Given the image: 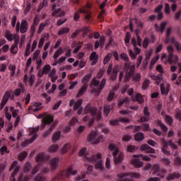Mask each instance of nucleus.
Wrapping results in <instances>:
<instances>
[{
	"label": "nucleus",
	"instance_id": "nucleus-21",
	"mask_svg": "<svg viewBox=\"0 0 181 181\" xmlns=\"http://www.w3.org/2000/svg\"><path fill=\"white\" fill-rule=\"evenodd\" d=\"M180 174L177 173H173L171 174H168V175L166 177V180L168 181L174 180V179H179L180 177Z\"/></svg>",
	"mask_w": 181,
	"mask_h": 181
},
{
	"label": "nucleus",
	"instance_id": "nucleus-18",
	"mask_svg": "<svg viewBox=\"0 0 181 181\" xmlns=\"http://www.w3.org/2000/svg\"><path fill=\"white\" fill-rule=\"evenodd\" d=\"M105 43V37H102L100 38L99 41L96 40L95 42V50H97L100 47H104Z\"/></svg>",
	"mask_w": 181,
	"mask_h": 181
},
{
	"label": "nucleus",
	"instance_id": "nucleus-9",
	"mask_svg": "<svg viewBox=\"0 0 181 181\" xmlns=\"http://www.w3.org/2000/svg\"><path fill=\"white\" fill-rule=\"evenodd\" d=\"M20 170L21 165L18 164V160L13 161L9 169L10 171L13 170L11 173L9 181H16V179H15V176H16L18 172H19Z\"/></svg>",
	"mask_w": 181,
	"mask_h": 181
},
{
	"label": "nucleus",
	"instance_id": "nucleus-41",
	"mask_svg": "<svg viewBox=\"0 0 181 181\" xmlns=\"http://www.w3.org/2000/svg\"><path fill=\"white\" fill-rule=\"evenodd\" d=\"M138 149V147L132 145H127V151L130 152L132 153H134L136 150Z\"/></svg>",
	"mask_w": 181,
	"mask_h": 181
},
{
	"label": "nucleus",
	"instance_id": "nucleus-47",
	"mask_svg": "<svg viewBox=\"0 0 181 181\" xmlns=\"http://www.w3.org/2000/svg\"><path fill=\"white\" fill-rule=\"evenodd\" d=\"M111 57H112V53H108L103 59V64H107L109 63L110 60H111Z\"/></svg>",
	"mask_w": 181,
	"mask_h": 181
},
{
	"label": "nucleus",
	"instance_id": "nucleus-42",
	"mask_svg": "<svg viewBox=\"0 0 181 181\" xmlns=\"http://www.w3.org/2000/svg\"><path fill=\"white\" fill-rule=\"evenodd\" d=\"M106 81L107 79H105V78L102 79L100 86L98 87V93H101V91H103V89L105 87Z\"/></svg>",
	"mask_w": 181,
	"mask_h": 181
},
{
	"label": "nucleus",
	"instance_id": "nucleus-62",
	"mask_svg": "<svg viewBox=\"0 0 181 181\" xmlns=\"http://www.w3.org/2000/svg\"><path fill=\"white\" fill-rule=\"evenodd\" d=\"M142 131H144L146 132L147 131H149V124L148 123H143L141 126Z\"/></svg>",
	"mask_w": 181,
	"mask_h": 181
},
{
	"label": "nucleus",
	"instance_id": "nucleus-64",
	"mask_svg": "<svg viewBox=\"0 0 181 181\" xmlns=\"http://www.w3.org/2000/svg\"><path fill=\"white\" fill-rule=\"evenodd\" d=\"M39 169H40V164L37 165L32 171V175H36L39 172Z\"/></svg>",
	"mask_w": 181,
	"mask_h": 181
},
{
	"label": "nucleus",
	"instance_id": "nucleus-4",
	"mask_svg": "<svg viewBox=\"0 0 181 181\" xmlns=\"http://www.w3.org/2000/svg\"><path fill=\"white\" fill-rule=\"evenodd\" d=\"M156 71H158L160 74H158L156 76L155 74L150 75V77L152 80H154L156 81V84L157 86H159L160 83H162V80H163V73H165V71L163 70V67L162 65L159 64L156 66Z\"/></svg>",
	"mask_w": 181,
	"mask_h": 181
},
{
	"label": "nucleus",
	"instance_id": "nucleus-35",
	"mask_svg": "<svg viewBox=\"0 0 181 181\" xmlns=\"http://www.w3.org/2000/svg\"><path fill=\"white\" fill-rule=\"evenodd\" d=\"M157 125L158 127H160L162 131H164V132H168V127L165 124L162 123V120L158 119L157 122Z\"/></svg>",
	"mask_w": 181,
	"mask_h": 181
},
{
	"label": "nucleus",
	"instance_id": "nucleus-5",
	"mask_svg": "<svg viewBox=\"0 0 181 181\" xmlns=\"http://www.w3.org/2000/svg\"><path fill=\"white\" fill-rule=\"evenodd\" d=\"M139 173H122L118 175L119 180L117 181H134V177H139Z\"/></svg>",
	"mask_w": 181,
	"mask_h": 181
},
{
	"label": "nucleus",
	"instance_id": "nucleus-28",
	"mask_svg": "<svg viewBox=\"0 0 181 181\" xmlns=\"http://www.w3.org/2000/svg\"><path fill=\"white\" fill-rule=\"evenodd\" d=\"M60 136H62L61 132H56L52 135V142L56 143L57 141L60 139Z\"/></svg>",
	"mask_w": 181,
	"mask_h": 181
},
{
	"label": "nucleus",
	"instance_id": "nucleus-37",
	"mask_svg": "<svg viewBox=\"0 0 181 181\" xmlns=\"http://www.w3.org/2000/svg\"><path fill=\"white\" fill-rule=\"evenodd\" d=\"M165 122L170 127H172L173 125V118L170 117L169 115H165Z\"/></svg>",
	"mask_w": 181,
	"mask_h": 181
},
{
	"label": "nucleus",
	"instance_id": "nucleus-33",
	"mask_svg": "<svg viewBox=\"0 0 181 181\" xmlns=\"http://www.w3.org/2000/svg\"><path fill=\"white\" fill-rule=\"evenodd\" d=\"M63 48L60 47L59 49H58L54 54L53 58L54 59V60H57V58L61 56V54H63Z\"/></svg>",
	"mask_w": 181,
	"mask_h": 181
},
{
	"label": "nucleus",
	"instance_id": "nucleus-54",
	"mask_svg": "<svg viewBox=\"0 0 181 181\" xmlns=\"http://www.w3.org/2000/svg\"><path fill=\"white\" fill-rule=\"evenodd\" d=\"M28 156V153L25 151H23L18 156L19 160H25L26 157Z\"/></svg>",
	"mask_w": 181,
	"mask_h": 181
},
{
	"label": "nucleus",
	"instance_id": "nucleus-61",
	"mask_svg": "<svg viewBox=\"0 0 181 181\" xmlns=\"http://www.w3.org/2000/svg\"><path fill=\"white\" fill-rule=\"evenodd\" d=\"M35 181H45V176L40 173L35 177Z\"/></svg>",
	"mask_w": 181,
	"mask_h": 181
},
{
	"label": "nucleus",
	"instance_id": "nucleus-51",
	"mask_svg": "<svg viewBox=\"0 0 181 181\" xmlns=\"http://www.w3.org/2000/svg\"><path fill=\"white\" fill-rule=\"evenodd\" d=\"M32 169V164H30L29 162L26 163L24 165V173H28Z\"/></svg>",
	"mask_w": 181,
	"mask_h": 181
},
{
	"label": "nucleus",
	"instance_id": "nucleus-55",
	"mask_svg": "<svg viewBox=\"0 0 181 181\" xmlns=\"http://www.w3.org/2000/svg\"><path fill=\"white\" fill-rule=\"evenodd\" d=\"M119 56H120V59L122 60H124V62H129V57H128L127 53L122 52V54H120Z\"/></svg>",
	"mask_w": 181,
	"mask_h": 181
},
{
	"label": "nucleus",
	"instance_id": "nucleus-50",
	"mask_svg": "<svg viewBox=\"0 0 181 181\" xmlns=\"http://www.w3.org/2000/svg\"><path fill=\"white\" fill-rule=\"evenodd\" d=\"M90 60L94 61V62H98V55L97 54V52H93L90 54Z\"/></svg>",
	"mask_w": 181,
	"mask_h": 181
},
{
	"label": "nucleus",
	"instance_id": "nucleus-34",
	"mask_svg": "<svg viewBox=\"0 0 181 181\" xmlns=\"http://www.w3.org/2000/svg\"><path fill=\"white\" fill-rule=\"evenodd\" d=\"M87 91V85H83L79 90L78 94L76 95V97L78 98L83 95V94L85 93V92Z\"/></svg>",
	"mask_w": 181,
	"mask_h": 181
},
{
	"label": "nucleus",
	"instance_id": "nucleus-6",
	"mask_svg": "<svg viewBox=\"0 0 181 181\" xmlns=\"http://www.w3.org/2000/svg\"><path fill=\"white\" fill-rule=\"evenodd\" d=\"M70 175L74 176V175H77V170H74L73 167H69L67 170L61 171L57 176L59 180H62V179H64V177H69Z\"/></svg>",
	"mask_w": 181,
	"mask_h": 181
},
{
	"label": "nucleus",
	"instance_id": "nucleus-56",
	"mask_svg": "<svg viewBox=\"0 0 181 181\" xmlns=\"http://www.w3.org/2000/svg\"><path fill=\"white\" fill-rule=\"evenodd\" d=\"M57 149H59V146H57V144H54L49 147L48 151L49 152L54 153L57 151Z\"/></svg>",
	"mask_w": 181,
	"mask_h": 181
},
{
	"label": "nucleus",
	"instance_id": "nucleus-15",
	"mask_svg": "<svg viewBox=\"0 0 181 181\" xmlns=\"http://www.w3.org/2000/svg\"><path fill=\"white\" fill-rule=\"evenodd\" d=\"M49 159H50L49 155H46L45 153H41L37 156L36 162H46V160H49Z\"/></svg>",
	"mask_w": 181,
	"mask_h": 181
},
{
	"label": "nucleus",
	"instance_id": "nucleus-32",
	"mask_svg": "<svg viewBox=\"0 0 181 181\" xmlns=\"http://www.w3.org/2000/svg\"><path fill=\"white\" fill-rule=\"evenodd\" d=\"M98 86H100V81L97 80L96 78H93L90 81V88H93V87H98Z\"/></svg>",
	"mask_w": 181,
	"mask_h": 181
},
{
	"label": "nucleus",
	"instance_id": "nucleus-25",
	"mask_svg": "<svg viewBox=\"0 0 181 181\" xmlns=\"http://www.w3.org/2000/svg\"><path fill=\"white\" fill-rule=\"evenodd\" d=\"M132 164L136 168H142V166H144V163L142 162V160H141V158L133 159Z\"/></svg>",
	"mask_w": 181,
	"mask_h": 181
},
{
	"label": "nucleus",
	"instance_id": "nucleus-1",
	"mask_svg": "<svg viewBox=\"0 0 181 181\" xmlns=\"http://www.w3.org/2000/svg\"><path fill=\"white\" fill-rule=\"evenodd\" d=\"M53 121H54L53 116L50 115H45L42 119V124L40 128H33L30 130V135L32 137L29 140H25L23 143H21L22 148H26V146L28 144H33V142H35V141H36V138H37V131H39V129H45V127H46V125L52 124Z\"/></svg>",
	"mask_w": 181,
	"mask_h": 181
},
{
	"label": "nucleus",
	"instance_id": "nucleus-60",
	"mask_svg": "<svg viewBox=\"0 0 181 181\" xmlns=\"http://www.w3.org/2000/svg\"><path fill=\"white\" fill-rule=\"evenodd\" d=\"M115 95V92L114 90H110L109 95L107 96V101H112L114 100V97Z\"/></svg>",
	"mask_w": 181,
	"mask_h": 181
},
{
	"label": "nucleus",
	"instance_id": "nucleus-30",
	"mask_svg": "<svg viewBox=\"0 0 181 181\" xmlns=\"http://www.w3.org/2000/svg\"><path fill=\"white\" fill-rule=\"evenodd\" d=\"M70 148H71V144H66L62 148L61 153H67L69 151H70Z\"/></svg>",
	"mask_w": 181,
	"mask_h": 181
},
{
	"label": "nucleus",
	"instance_id": "nucleus-16",
	"mask_svg": "<svg viewBox=\"0 0 181 181\" xmlns=\"http://www.w3.org/2000/svg\"><path fill=\"white\" fill-rule=\"evenodd\" d=\"M141 151H146V153H156V151L148 144H142L140 147Z\"/></svg>",
	"mask_w": 181,
	"mask_h": 181
},
{
	"label": "nucleus",
	"instance_id": "nucleus-40",
	"mask_svg": "<svg viewBox=\"0 0 181 181\" xmlns=\"http://www.w3.org/2000/svg\"><path fill=\"white\" fill-rule=\"evenodd\" d=\"M124 69L127 71H135V66H131L129 63H125L124 64Z\"/></svg>",
	"mask_w": 181,
	"mask_h": 181
},
{
	"label": "nucleus",
	"instance_id": "nucleus-7",
	"mask_svg": "<svg viewBox=\"0 0 181 181\" xmlns=\"http://www.w3.org/2000/svg\"><path fill=\"white\" fill-rule=\"evenodd\" d=\"M167 52L168 53V61L170 64H173V63H177L179 60V57L177 55H174L173 52H175V49L172 45H169L167 47Z\"/></svg>",
	"mask_w": 181,
	"mask_h": 181
},
{
	"label": "nucleus",
	"instance_id": "nucleus-29",
	"mask_svg": "<svg viewBox=\"0 0 181 181\" xmlns=\"http://www.w3.org/2000/svg\"><path fill=\"white\" fill-rule=\"evenodd\" d=\"M145 138V135L142 132H139L134 135L135 141L139 142V141H144Z\"/></svg>",
	"mask_w": 181,
	"mask_h": 181
},
{
	"label": "nucleus",
	"instance_id": "nucleus-57",
	"mask_svg": "<svg viewBox=\"0 0 181 181\" xmlns=\"http://www.w3.org/2000/svg\"><path fill=\"white\" fill-rule=\"evenodd\" d=\"M171 43L174 45L177 49V50H179L180 49V44H179L178 42H176V40H175V37L171 38L170 40Z\"/></svg>",
	"mask_w": 181,
	"mask_h": 181
},
{
	"label": "nucleus",
	"instance_id": "nucleus-45",
	"mask_svg": "<svg viewBox=\"0 0 181 181\" xmlns=\"http://www.w3.org/2000/svg\"><path fill=\"white\" fill-rule=\"evenodd\" d=\"M69 32H70V28H63L58 31V35H66V33H69Z\"/></svg>",
	"mask_w": 181,
	"mask_h": 181
},
{
	"label": "nucleus",
	"instance_id": "nucleus-13",
	"mask_svg": "<svg viewBox=\"0 0 181 181\" xmlns=\"http://www.w3.org/2000/svg\"><path fill=\"white\" fill-rule=\"evenodd\" d=\"M119 122H127V123H129V119L119 117V118H118L117 119H113V120H110V124L112 127H117V125H119Z\"/></svg>",
	"mask_w": 181,
	"mask_h": 181
},
{
	"label": "nucleus",
	"instance_id": "nucleus-2",
	"mask_svg": "<svg viewBox=\"0 0 181 181\" xmlns=\"http://www.w3.org/2000/svg\"><path fill=\"white\" fill-rule=\"evenodd\" d=\"M108 149L112 152L115 163H121L124 160L125 155L122 152L119 153V148H118L117 144L112 143L109 144Z\"/></svg>",
	"mask_w": 181,
	"mask_h": 181
},
{
	"label": "nucleus",
	"instance_id": "nucleus-22",
	"mask_svg": "<svg viewBox=\"0 0 181 181\" xmlns=\"http://www.w3.org/2000/svg\"><path fill=\"white\" fill-rule=\"evenodd\" d=\"M119 70L118 69V67H114L112 70V73L110 76V79L112 80V81H115L117 80V77H118V72Z\"/></svg>",
	"mask_w": 181,
	"mask_h": 181
},
{
	"label": "nucleus",
	"instance_id": "nucleus-26",
	"mask_svg": "<svg viewBox=\"0 0 181 181\" xmlns=\"http://www.w3.org/2000/svg\"><path fill=\"white\" fill-rule=\"evenodd\" d=\"M45 37L49 39L50 37V35L49 33L45 34L44 37H42L39 41L38 47L42 49L43 47V45H45Z\"/></svg>",
	"mask_w": 181,
	"mask_h": 181
},
{
	"label": "nucleus",
	"instance_id": "nucleus-10",
	"mask_svg": "<svg viewBox=\"0 0 181 181\" xmlns=\"http://www.w3.org/2000/svg\"><path fill=\"white\" fill-rule=\"evenodd\" d=\"M85 114H90L92 117H97L98 121L101 119V114L97 115V108L91 107L90 104H88L84 110Z\"/></svg>",
	"mask_w": 181,
	"mask_h": 181
},
{
	"label": "nucleus",
	"instance_id": "nucleus-36",
	"mask_svg": "<svg viewBox=\"0 0 181 181\" xmlns=\"http://www.w3.org/2000/svg\"><path fill=\"white\" fill-rule=\"evenodd\" d=\"M52 67H50V65L47 64L44 66L42 71L41 72V75H40V77H42L43 74H47L49 71H50Z\"/></svg>",
	"mask_w": 181,
	"mask_h": 181
},
{
	"label": "nucleus",
	"instance_id": "nucleus-24",
	"mask_svg": "<svg viewBox=\"0 0 181 181\" xmlns=\"http://www.w3.org/2000/svg\"><path fill=\"white\" fill-rule=\"evenodd\" d=\"M55 127H56V124H52V126L49 128V129H47L43 133L42 136L44 138H47V136H49V135H50V134L53 132V129H54Z\"/></svg>",
	"mask_w": 181,
	"mask_h": 181
},
{
	"label": "nucleus",
	"instance_id": "nucleus-44",
	"mask_svg": "<svg viewBox=\"0 0 181 181\" xmlns=\"http://www.w3.org/2000/svg\"><path fill=\"white\" fill-rule=\"evenodd\" d=\"M32 47V45L30 44V42H29L27 45V47L25 48V57H28V56H30V48Z\"/></svg>",
	"mask_w": 181,
	"mask_h": 181
},
{
	"label": "nucleus",
	"instance_id": "nucleus-20",
	"mask_svg": "<svg viewBox=\"0 0 181 181\" xmlns=\"http://www.w3.org/2000/svg\"><path fill=\"white\" fill-rule=\"evenodd\" d=\"M160 88L162 95H168V94H169V91L170 90V85L167 86L165 88L163 83H160Z\"/></svg>",
	"mask_w": 181,
	"mask_h": 181
},
{
	"label": "nucleus",
	"instance_id": "nucleus-52",
	"mask_svg": "<svg viewBox=\"0 0 181 181\" xmlns=\"http://www.w3.org/2000/svg\"><path fill=\"white\" fill-rule=\"evenodd\" d=\"M19 50V48L16 45H12L10 51L12 54H16Z\"/></svg>",
	"mask_w": 181,
	"mask_h": 181
},
{
	"label": "nucleus",
	"instance_id": "nucleus-31",
	"mask_svg": "<svg viewBox=\"0 0 181 181\" xmlns=\"http://www.w3.org/2000/svg\"><path fill=\"white\" fill-rule=\"evenodd\" d=\"M132 80L136 83H139L141 81V74L134 72L132 74Z\"/></svg>",
	"mask_w": 181,
	"mask_h": 181
},
{
	"label": "nucleus",
	"instance_id": "nucleus-63",
	"mask_svg": "<svg viewBox=\"0 0 181 181\" xmlns=\"http://www.w3.org/2000/svg\"><path fill=\"white\" fill-rule=\"evenodd\" d=\"M174 164L176 166H181V158L179 156H176L174 160Z\"/></svg>",
	"mask_w": 181,
	"mask_h": 181
},
{
	"label": "nucleus",
	"instance_id": "nucleus-49",
	"mask_svg": "<svg viewBox=\"0 0 181 181\" xmlns=\"http://www.w3.org/2000/svg\"><path fill=\"white\" fill-rule=\"evenodd\" d=\"M134 71H127L126 72V75H125V81H129L131 80V77H132V74H134Z\"/></svg>",
	"mask_w": 181,
	"mask_h": 181
},
{
	"label": "nucleus",
	"instance_id": "nucleus-3",
	"mask_svg": "<svg viewBox=\"0 0 181 181\" xmlns=\"http://www.w3.org/2000/svg\"><path fill=\"white\" fill-rule=\"evenodd\" d=\"M86 160L90 163H96L95 169L99 170H104V165L103 164V158H101V153L93 155L91 157H87Z\"/></svg>",
	"mask_w": 181,
	"mask_h": 181
},
{
	"label": "nucleus",
	"instance_id": "nucleus-23",
	"mask_svg": "<svg viewBox=\"0 0 181 181\" xmlns=\"http://www.w3.org/2000/svg\"><path fill=\"white\" fill-rule=\"evenodd\" d=\"M91 77H93V74L92 73H88L86 75L83 76L82 78V83L84 84V86H87V83L91 80Z\"/></svg>",
	"mask_w": 181,
	"mask_h": 181
},
{
	"label": "nucleus",
	"instance_id": "nucleus-12",
	"mask_svg": "<svg viewBox=\"0 0 181 181\" xmlns=\"http://www.w3.org/2000/svg\"><path fill=\"white\" fill-rule=\"evenodd\" d=\"M52 12V16H56V18H62L66 15V11H62V8H57V5L56 4H53Z\"/></svg>",
	"mask_w": 181,
	"mask_h": 181
},
{
	"label": "nucleus",
	"instance_id": "nucleus-38",
	"mask_svg": "<svg viewBox=\"0 0 181 181\" xmlns=\"http://www.w3.org/2000/svg\"><path fill=\"white\" fill-rule=\"evenodd\" d=\"M134 158H142L143 160H146V162L151 161V157L148 156H144V154L134 155Z\"/></svg>",
	"mask_w": 181,
	"mask_h": 181
},
{
	"label": "nucleus",
	"instance_id": "nucleus-48",
	"mask_svg": "<svg viewBox=\"0 0 181 181\" xmlns=\"http://www.w3.org/2000/svg\"><path fill=\"white\" fill-rule=\"evenodd\" d=\"M124 104H125L126 105L127 104H129V98L126 97L124 98V99H123L122 101H120L118 104L119 107H122V105H124Z\"/></svg>",
	"mask_w": 181,
	"mask_h": 181
},
{
	"label": "nucleus",
	"instance_id": "nucleus-8",
	"mask_svg": "<svg viewBox=\"0 0 181 181\" xmlns=\"http://www.w3.org/2000/svg\"><path fill=\"white\" fill-rule=\"evenodd\" d=\"M103 138H104V136L103 135H100L98 138H97V130L95 129L92 130L88 136V141L92 144H100V142L103 141Z\"/></svg>",
	"mask_w": 181,
	"mask_h": 181
},
{
	"label": "nucleus",
	"instance_id": "nucleus-27",
	"mask_svg": "<svg viewBox=\"0 0 181 181\" xmlns=\"http://www.w3.org/2000/svg\"><path fill=\"white\" fill-rule=\"evenodd\" d=\"M135 100L137 101L138 104H144V103H145L144 95H141V93H137L136 95Z\"/></svg>",
	"mask_w": 181,
	"mask_h": 181
},
{
	"label": "nucleus",
	"instance_id": "nucleus-39",
	"mask_svg": "<svg viewBox=\"0 0 181 181\" xmlns=\"http://www.w3.org/2000/svg\"><path fill=\"white\" fill-rule=\"evenodd\" d=\"M5 37L7 39V40H9V42H12L13 40V35L11 33L10 30H6L5 33Z\"/></svg>",
	"mask_w": 181,
	"mask_h": 181
},
{
	"label": "nucleus",
	"instance_id": "nucleus-43",
	"mask_svg": "<svg viewBox=\"0 0 181 181\" xmlns=\"http://www.w3.org/2000/svg\"><path fill=\"white\" fill-rule=\"evenodd\" d=\"M81 104H83V100L78 99V101L75 102V105L74 106V110L76 111L78 110L81 107Z\"/></svg>",
	"mask_w": 181,
	"mask_h": 181
},
{
	"label": "nucleus",
	"instance_id": "nucleus-46",
	"mask_svg": "<svg viewBox=\"0 0 181 181\" xmlns=\"http://www.w3.org/2000/svg\"><path fill=\"white\" fill-rule=\"evenodd\" d=\"M129 42H131V33L129 32H127L126 33V36L124 39V43L126 46H128L129 45Z\"/></svg>",
	"mask_w": 181,
	"mask_h": 181
},
{
	"label": "nucleus",
	"instance_id": "nucleus-19",
	"mask_svg": "<svg viewBox=\"0 0 181 181\" xmlns=\"http://www.w3.org/2000/svg\"><path fill=\"white\" fill-rule=\"evenodd\" d=\"M59 159L57 157L52 158L49 160L51 168H52L53 170H56V169H57V168H59Z\"/></svg>",
	"mask_w": 181,
	"mask_h": 181
},
{
	"label": "nucleus",
	"instance_id": "nucleus-14",
	"mask_svg": "<svg viewBox=\"0 0 181 181\" xmlns=\"http://www.w3.org/2000/svg\"><path fill=\"white\" fill-rule=\"evenodd\" d=\"M29 30V23L26 20H22L21 27H20V32L21 33H26Z\"/></svg>",
	"mask_w": 181,
	"mask_h": 181
},
{
	"label": "nucleus",
	"instance_id": "nucleus-59",
	"mask_svg": "<svg viewBox=\"0 0 181 181\" xmlns=\"http://www.w3.org/2000/svg\"><path fill=\"white\" fill-rule=\"evenodd\" d=\"M149 84H151V81H149V79H146L142 85L143 90H146V88L149 87Z\"/></svg>",
	"mask_w": 181,
	"mask_h": 181
},
{
	"label": "nucleus",
	"instance_id": "nucleus-11",
	"mask_svg": "<svg viewBox=\"0 0 181 181\" xmlns=\"http://www.w3.org/2000/svg\"><path fill=\"white\" fill-rule=\"evenodd\" d=\"M153 174L156 175V176H159L160 177H165L166 170L161 168L159 164H154L153 165Z\"/></svg>",
	"mask_w": 181,
	"mask_h": 181
},
{
	"label": "nucleus",
	"instance_id": "nucleus-17",
	"mask_svg": "<svg viewBox=\"0 0 181 181\" xmlns=\"http://www.w3.org/2000/svg\"><path fill=\"white\" fill-rule=\"evenodd\" d=\"M166 25H168V23L163 21L160 23V27L157 23H156L154 25V28L156 32H160V33H163V32H165V28H166Z\"/></svg>",
	"mask_w": 181,
	"mask_h": 181
},
{
	"label": "nucleus",
	"instance_id": "nucleus-53",
	"mask_svg": "<svg viewBox=\"0 0 181 181\" xmlns=\"http://www.w3.org/2000/svg\"><path fill=\"white\" fill-rule=\"evenodd\" d=\"M110 112H111V107L110 105H106L104 107V114L105 117H108L110 115Z\"/></svg>",
	"mask_w": 181,
	"mask_h": 181
},
{
	"label": "nucleus",
	"instance_id": "nucleus-58",
	"mask_svg": "<svg viewBox=\"0 0 181 181\" xmlns=\"http://www.w3.org/2000/svg\"><path fill=\"white\" fill-rule=\"evenodd\" d=\"M1 155H5V153H9V151L8 150V147L6 146H3L0 148Z\"/></svg>",
	"mask_w": 181,
	"mask_h": 181
}]
</instances>
